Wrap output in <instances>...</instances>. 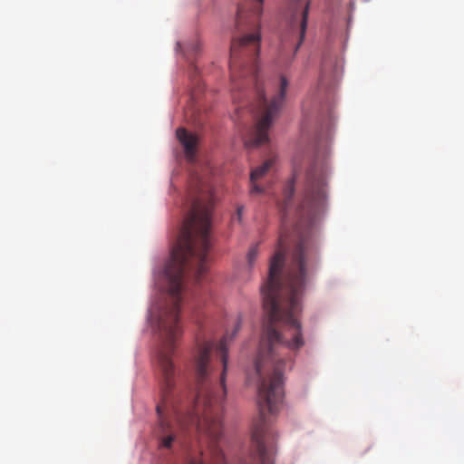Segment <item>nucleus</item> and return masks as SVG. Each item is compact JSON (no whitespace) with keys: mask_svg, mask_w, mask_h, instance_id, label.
I'll return each mask as SVG.
<instances>
[{"mask_svg":"<svg viewBox=\"0 0 464 464\" xmlns=\"http://www.w3.org/2000/svg\"><path fill=\"white\" fill-rule=\"evenodd\" d=\"M192 270L197 281L207 272V259H169L160 280L168 302L159 308L158 331L161 347L158 352L160 402L157 405L160 447L170 449L174 441L185 444L186 436L206 443L211 464H227L219 443L223 436L222 411L226 398L227 342L241 329L237 320L231 335L227 334L215 345L200 342L194 353L195 388L188 395L176 386L177 372L172 362L175 343L182 334L179 305L185 273Z\"/></svg>","mask_w":464,"mask_h":464,"instance_id":"1","label":"nucleus"},{"mask_svg":"<svg viewBox=\"0 0 464 464\" xmlns=\"http://www.w3.org/2000/svg\"><path fill=\"white\" fill-rule=\"evenodd\" d=\"M259 31L233 39L230 48L231 80L249 76L255 82L256 95V122L245 140L246 148H255L268 142V130L282 109L289 82L281 76L276 93L268 101L258 80L257 55L260 45Z\"/></svg>","mask_w":464,"mask_h":464,"instance_id":"2","label":"nucleus"},{"mask_svg":"<svg viewBox=\"0 0 464 464\" xmlns=\"http://www.w3.org/2000/svg\"><path fill=\"white\" fill-rule=\"evenodd\" d=\"M292 9L291 18L288 22V33L285 36L284 41L295 43L296 52L301 46L307 26V18L309 13V2H306L304 6H298L300 0H295Z\"/></svg>","mask_w":464,"mask_h":464,"instance_id":"3","label":"nucleus"},{"mask_svg":"<svg viewBox=\"0 0 464 464\" xmlns=\"http://www.w3.org/2000/svg\"><path fill=\"white\" fill-rule=\"evenodd\" d=\"M263 12V0H246V3L239 4L237 14V27L243 24L256 25Z\"/></svg>","mask_w":464,"mask_h":464,"instance_id":"4","label":"nucleus"},{"mask_svg":"<svg viewBox=\"0 0 464 464\" xmlns=\"http://www.w3.org/2000/svg\"><path fill=\"white\" fill-rule=\"evenodd\" d=\"M177 138L184 147L185 154L189 161H192L196 154L198 138L196 135L188 132L185 129L179 128L176 131Z\"/></svg>","mask_w":464,"mask_h":464,"instance_id":"5","label":"nucleus"},{"mask_svg":"<svg viewBox=\"0 0 464 464\" xmlns=\"http://www.w3.org/2000/svg\"><path fill=\"white\" fill-rule=\"evenodd\" d=\"M274 164L273 159H268L260 167L256 168L251 171L250 182H251V193L259 194L263 192V188L256 184V180L263 177L271 169Z\"/></svg>","mask_w":464,"mask_h":464,"instance_id":"6","label":"nucleus"},{"mask_svg":"<svg viewBox=\"0 0 464 464\" xmlns=\"http://www.w3.org/2000/svg\"><path fill=\"white\" fill-rule=\"evenodd\" d=\"M257 254H258V244L253 246L247 253L246 258H247V262L250 266L254 265V263L257 257Z\"/></svg>","mask_w":464,"mask_h":464,"instance_id":"7","label":"nucleus"},{"mask_svg":"<svg viewBox=\"0 0 464 464\" xmlns=\"http://www.w3.org/2000/svg\"><path fill=\"white\" fill-rule=\"evenodd\" d=\"M243 211H244V207L243 206H240L237 208V214L236 216L233 218L234 220H237L238 222H241L242 220V215H243Z\"/></svg>","mask_w":464,"mask_h":464,"instance_id":"8","label":"nucleus"},{"mask_svg":"<svg viewBox=\"0 0 464 464\" xmlns=\"http://www.w3.org/2000/svg\"><path fill=\"white\" fill-rule=\"evenodd\" d=\"M187 464H204L201 457H191L188 459Z\"/></svg>","mask_w":464,"mask_h":464,"instance_id":"9","label":"nucleus"},{"mask_svg":"<svg viewBox=\"0 0 464 464\" xmlns=\"http://www.w3.org/2000/svg\"><path fill=\"white\" fill-rule=\"evenodd\" d=\"M200 49V45L198 42L192 44L189 47H188V51H191L193 53H197Z\"/></svg>","mask_w":464,"mask_h":464,"instance_id":"10","label":"nucleus"}]
</instances>
